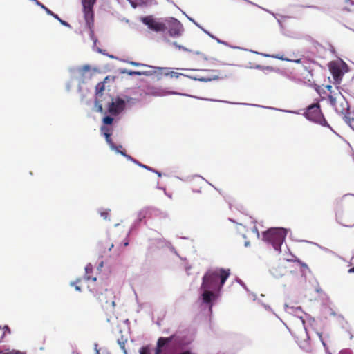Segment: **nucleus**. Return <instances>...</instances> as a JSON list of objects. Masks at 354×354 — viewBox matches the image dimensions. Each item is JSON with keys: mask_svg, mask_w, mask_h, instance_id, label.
<instances>
[{"mask_svg": "<svg viewBox=\"0 0 354 354\" xmlns=\"http://www.w3.org/2000/svg\"><path fill=\"white\" fill-rule=\"evenodd\" d=\"M230 274L229 269L216 268L208 270L203 277L201 288H209L220 291Z\"/></svg>", "mask_w": 354, "mask_h": 354, "instance_id": "1", "label": "nucleus"}, {"mask_svg": "<svg viewBox=\"0 0 354 354\" xmlns=\"http://www.w3.org/2000/svg\"><path fill=\"white\" fill-rule=\"evenodd\" d=\"M89 290L92 292L93 297L96 299L102 307L108 308L111 306L113 308L115 306L114 301L113 292L111 290H108L101 283L90 286Z\"/></svg>", "mask_w": 354, "mask_h": 354, "instance_id": "2", "label": "nucleus"}, {"mask_svg": "<svg viewBox=\"0 0 354 354\" xmlns=\"http://www.w3.org/2000/svg\"><path fill=\"white\" fill-rule=\"evenodd\" d=\"M286 236L287 230L285 228H270L263 233V240L270 243L275 250L281 251V246Z\"/></svg>", "mask_w": 354, "mask_h": 354, "instance_id": "3", "label": "nucleus"}, {"mask_svg": "<svg viewBox=\"0 0 354 354\" xmlns=\"http://www.w3.org/2000/svg\"><path fill=\"white\" fill-rule=\"evenodd\" d=\"M328 99L330 105L335 109L337 113L343 116L349 113L348 102L338 88H336V91L330 92V94L328 95Z\"/></svg>", "mask_w": 354, "mask_h": 354, "instance_id": "4", "label": "nucleus"}, {"mask_svg": "<svg viewBox=\"0 0 354 354\" xmlns=\"http://www.w3.org/2000/svg\"><path fill=\"white\" fill-rule=\"evenodd\" d=\"M304 115L309 120L320 124L323 126H325L327 123L321 111L319 102L309 105L304 113Z\"/></svg>", "mask_w": 354, "mask_h": 354, "instance_id": "5", "label": "nucleus"}, {"mask_svg": "<svg viewBox=\"0 0 354 354\" xmlns=\"http://www.w3.org/2000/svg\"><path fill=\"white\" fill-rule=\"evenodd\" d=\"M96 0H82L84 17L86 24L90 30L91 37L94 35V12L93 8Z\"/></svg>", "mask_w": 354, "mask_h": 354, "instance_id": "6", "label": "nucleus"}, {"mask_svg": "<svg viewBox=\"0 0 354 354\" xmlns=\"http://www.w3.org/2000/svg\"><path fill=\"white\" fill-rule=\"evenodd\" d=\"M141 21L147 27L157 32H164L167 29L165 21H160L155 19L152 15L146 16L141 18Z\"/></svg>", "mask_w": 354, "mask_h": 354, "instance_id": "7", "label": "nucleus"}, {"mask_svg": "<svg viewBox=\"0 0 354 354\" xmlns=\"http://www.w3.org/2000/svg\"><path fill=\"white\" fill-rule=\"evenodd\" d=\"M165 24H167V29L170 36L174 37H178L182 35L184 30L182 24L175 18H170L165 19Z\"/></svg>", "mask_w": 354, "mask_h": 354, "instance_id": "8", "label": "nucleus"}, {"mask_svg": "<svg viewBox=\"0 0 354 354\" xmlns=\"http://www.w3.org/2000/svg\"><path fill=\"white\" fill-rule=\"evenodd\" d=\"M125 106V102L123 100L118 98L115 101H111L109 104L108 111L112 115L120 113Z\"/></svg>", "mask_w": 354, "mask_h": 354, "instance_id": "9", "label": "nucleus"}, {"mask_svg": "<svg viewBox=\"0 0 354 354\" xmlns=\"http://www.w3.org/2000/svg\"><path fill=\"white\" fill-rule=\"evenodd\" d=\"M329 70L334 80L337 83H339L343 76V72L340 66L335 62H332L329 64Z\"/></svg>", "mask_w": 354, "mask_h": 354, "instance_id": "10", "label": "nucleus"}, {"mask_svg": "<svg viewBox=\"0 0 354 354\" xmlns=\"http://www.w3.org/2000/svg\"><path fill=\"white\" fill-rule=\"evenodd\" d=\"M337 205L341 207H350L354 205V195L346 194L337 201Z\"/></svg>", "mask_w": 354, "mask_h": 354, "instance_id": "11", "label": "nucleus"}, {"mask_svg": "<svg viewBox=\"0 0 354 354\" xmlns=\"http://www.w3.org/2000/svg\"><path fill=\"white\" fill-rule=\"evenodd\" d=\"M202 290H203V292L202 293L201 296H202V299H203V301L205 303V304H210L212 300L215 299L216 295L215 294V292H216V290H212L211 289H209V288H201Z\"/></svg>", "mask_w": 354, "mask_h": 354, "instance_id": "12", "label": "nucleus"}, {"mask_svg": "<svg viewBox=\"0 0 354 354\" xmlns=\"http://www.w3.org/2000/svg\"><path fill=\"white\" fill-rule=\"evenodd\" d=\"M129 2L133 8L137 7H148L153 3H156V0H129Z\"/></svg>", "mask_w": 354, "mask_h": 354, "instance_id": "13", "label": "nucleus"}, {"mask_svg": "<svg viewBox=\"0 0 354 354\" xmlns=\"http://www.w3.org/2000/svg\"><path fill=\"white\" fill-rule=\"evenodd\" d=\"M143 67L147 68V70L140 71V72H142V75L145 76H151L153 75L156 74L158 71H168L167 68L156 67L150 65L143 66Z\"/></svg>", "mask_w": 354, "mask_h": 354, "instance_id": "14", "label": "nucleus"}, {"mask_svg": "<svg viewBox=\"0 0 354 354\" xmlns=\"http://www.w3.org/2000/svg\"><path fill=\"white\" fill-rule=\"evenodd\" d=\"M263 55L267 57H272V58L278 59L283 60V61L293 62L295 63H301V59H290L284 57L283 55H280L279 54L272 55L264 54Z\"/></svg>", "mask_w": 354, "mask_h": 354, "instance_id": "15", "label": "nucleus"}, {"mask_svg": "<svg viewBox=\"0 0 354 354\" xmlns=\"http://www.w3.org/2000/svg\"><path fill=\"white\" fill-rule=\"evenodd\" d=\"M286 271L285 269L281 266H277V267H273L272 268V273L275 277H280L283 276L286 274Z\"/></svg>", "mask_w": 354, "mask_h": 354, "instance_id": "16", "label": "nucleus"}, {"mask_svg": "<svg viewBox=\"0 0 354 354\" xmlns=\"http://www.w3.org/2000/svg\"><path fill=\"white\" fill-rule=\"evenodd\" d=\"M7 333H10V328L7 325L3 327L0 326V342L3 339Z\"/></svg>", "mask_w": 354, "mask_h": 354, "instance_id": "17", "label": "nucleus"}, {"mask_svg": "<svg viewBox=\"0 0 354 354\" xmlns=\"http://www.w3.org/2000/svg\"><path fill=\"white\" fill-rule=\"evenodd\" d=\"M104 88H105V86H104V82H99L96 85L95 92H96L97 97H99L102 95V92L104 91Z\"/></svg>", "mask_w": 354, "mask_h": 354, "instance_id": "18", "label": "nucleus"}, {"mask_svg": "<svg viewBox=\"0 0 354 354\" xmlns=\"http://www.w3.org/2000/svg\"><path fill=\"white\" fill-rule=\"evenodd\" d=\"M117 342L119 344L120 348L124 352V353L127 354V351L125 348V344L127 342V339L126 338H124L123 336H122L120 338L118 339Z\"/></svg>", "mask_w": 354, "mask_h": 354, "instance_id": "19", "label": "nucleus"}, {"mask_svg": "<svg viewBox=\"0 0 354 354\" xmlns=\"http://www.w3.org/2000/svg\"><path fill=\"white\" fill-rule=\"evenodd\" d=\"M344 121L350 126V127L354 129V118L351 117L350 112L346 115L343 116Z\"/></svg>", "mask_w": 354, "mask_h": 354, "instance_id": "20", "label": "nucleus"}, {"mask_svg": "<svg viewBox=\"0 0 354 354\" xmlns=\"http://www.w3.org/2000/svg\"><path fill=\"white\" fill-rule=\"evenodd\" d=\"M354 2L352 0H346L345 6L343 7V10L346 11H351L350 7L353 6Z\"/></svg>", "mask_w": 354, "mask_h": 354, "instance_id": "21", "label": "nucleus"}, {"mask_svg": "<svg viewBox=\"0 0 354 354\" xmlns=\"http://www.w3.org/2000/svg\"><path fill=\"white\" fill-rule=\"evenodd\" d=\"M113 121V118L110 116H106L103 118V122L105 124H111Z\"/></svg>", "mask_w": 354, "mask_h": 354, "instance_id": "22", "label": "nucleus"}, {"mask_svg": "<svg viewBox=\"0 0 354 354\" xmlns=\"http://www.w3.org/2000/svg\"><path fill=\"white\" fill-rule=\"evenodd\" d=\"M181 74L178 73L177 72H174L172 71H170V72H168L166 73V76H170L171 77H176L178 78Z\"/></svg>", "mask_w": 354, "mask_h": 354, "instance_id": "23", "label": "nucleus"}, {"mask_svg": "<svg viewBox=\"0 0 354 354\" xmlns=\"http://www.w3.org/2000/svg\"><path fill=\"white\" fill-rule=\"evenodd\" d=\"M104 136L106 138V141L107 142V143H109L110 145H113V142L111 138V133H105V135Z\"/></svg>", "mask_w": 354, "mask_h": 354, "instance_id": "24", "label": "nucleus"}, {"mask_svg": "<svg viewBox=\"0 0 354 354\" xmlns=\"http://www.w3.org/2000/svg\"><path fill=\"white\" fill-rule=\"evenodd\" d=\"M129 75H142V72L140 71H129L127 72Z\"/></svg>", "mask_w": 354, "mask_h": 354, "instance_id": "25", "label": "nucleus"}, {"mask_svg": "<svg viewBox=\"0 0 354 354\" xmlns=\"http://www.w3.org/2000/svg\"><path fill=\"white\" fill-rule=\"evenodd\" d=\"M101 131L102 132L103 135H105V133H111V129L106 126H102L100 129Z\"/></svg>", "mask_w": 354, "mask_h": 354, "instance_id": "26", "label": "nucleus"}, {"mask_svg": "<svg viewBox=\"0 0 354 354\" xmlns=\"http://www.w3.org/2000/svg\"><path fill=\"white\" fill-rule=\"evenodd\" d=\"M91 68H90V66H84L82 68H81V73H82V75H84L86 72H88L90 71Z\"/></svg>", "mask_w": 354, "mask_h": 354, "instance_id": "27", "label": "nucleus"}, {"mask_svg": "<svg viewBox=\"0 0 354 354\" xmlns=\"http://www.w3.org/2000/svg\"><path fill=\"white\" fill-rule=\"evenodd\" d=\"M140 354H150L149 349L147 347H142L140 349Z\"/></svg>", "mask_w": 354, "mask_h": 354, "instance_id": "28", "label": "nucleus"}, {"mask_svg": "<svg viewBox=\"0 0 354 354\" xmlns=\"http://www.w3.org/2000/svg\"><path fill=\"white\" fill-rule=\"evenodd\" d=\"M41 8H43L44 10H45V11L46 12L47 14L48 15H53V12L49 10L48 8H46L44 5H43L42 3H40V5H39Z\"/></svg>", "mask_w": 354, "mask_h": 354, "instance_id": "29", "label": "nucleus"}, {"mask_svg": "<svg viewBox=\"0 0 354 354\" xmlns=\"http://www.w3.org/2000/svg\"><path fill=\"white\" fill-rule=\"evenodd\" d=\"M294 261L298 263L301 266V267L306 269H308V266L305 263L301 262L300 260L296 259Z\"/></svg>", "mask_w": 354, "mask_h": 354, "instance_id": "30", "label": "nucleus"}, {"mask_svg": "<svg viewBox=\"0 0 354 354\" xmlns=\"http://www.w3.org/2000/svg\"><path fill=\"white\" fill-rule=\"evenodd\" d=\"M173 45L174 46H176V48H178V49H180V50H185V51H187L188 50L185 47L182 46L180 45H178L176 42H174Z\"/></svg>", "mask_w": 354, "mask_h": 354, "instance_id": "31", "label": "nucleus"}, {"mask_svg": "<svg viewBox=\"0 0 354 354\" xmlns=\"http://www.w3.org/2000/svg\"><path fill=\"white\" fill-rule=\"evenodd\" d=\"M129 64L134 66H147V64H144L142 63L136 62H130Z\"/></svg>", "mask_w": 354, "mask_h": 354, "instance_id": "32", "label": "nucleus"}, {"mask_svg": "<svg viewBox=\"0 0 354 354\" xmlns=\"http://www.w3.org/2000/svg\"><path fill=\"white\" fill-rule=\"evenodd\" d=\"M339 354H352L351 353V351L348 349H344V350H342Z\"/></svg>", "mask_w": 354, "mask_h": 354, "instance_id": "33", "label": "nucleus"}, {"mask_svg": "<svg viewBox=\"0 0 354 354\" xmlns=\"http://www.w3.org/2000/svg\"><path fill=\"white\" fill-rule=\"evenodd\" d=\"M101 216L104 219H106L108 218V216H109V212H101Z\"/></svg>", "mask_w": 354, "mask_h": 354, "instance_id": "34", "label": "nucleus"}, {"mask_svg": "<svg viewBox=\"0 0 354 354\" xmlns=\"http://www.w3.org/2000/svg\"><path fill=\"white\" fill-rule=\"evenodd\" d=\"M0 354H14L12 351H0Z\"/></svg>", "mask_w": 354, "mask_h": 354, "instance_id": "35", "label": "nucleus"}, {"mask_svg": "<svg viewBox=\"0 0 354 354\" xmlns=\"http://www.w3.org/2000/svg\"><path fill=\"white\" fill-rule=\"evenodd\" d=\"M71 285L72 286H74L76 290L80 291V290H81V289H80V286H75L74 282H72V283H71Z\"/></svg>", "mask_w": 354, "mask_h": 354, "instance_id": "36", "label": "nucleus"}, {"mask_svg": "<svg viewBox=\"0 0 354 354\" xmlns=\"http://www.w3.org/2000/svg\"><path fill=\"white\" fill-rule=\"evenodd\" d=\"M168 68V71H158V73H163L165 75H166V73H167L168 72H170V68Z\"/></svg>", "mask_w": 354, "mask_h": 354, "instance_id": "37", "label": "nucleus"}, {"mask_svg": "<svg viewBox=\"0 0 354 354\" xmlns=\"http://www.w3.org/2000/svg\"><path fill=\"white\" fill-rule=\"evenodd\" d=\"M326 89H327L328 91H330V93L331 91H336V89H335V90H332V86H330V85H328V86H326Z\"/></svg>", "mask_w": 354, "mask_h": 354, "instance_id": "38", "label": "nucleus"}, {"mask_svg": "<svg viewBox=\"0 0 354 354\" xmlns=\"http://www.w3.org/2000/svg\"><path fill=\"white\" fill-rule=\"evenodd\" d=\"M139 165H140V167H144V168H145V169H148V170H151V167H148V166H147V165H142V164H141V163H139Z\"/></svg>", "mask_w": 354, "mask_h": 354, "instance_id": "39", "label": "nucleus"}, {"mask_svg": "<svg viewBox=\"0 0 354 354\" xmlns=\"http://www.w3.org/2000/svg\"><path fill=\"white\" fill-rule=\"evenodd\" d=\"M13 353H14V354H26L25 352H21V351H15V350H13Z\"/></svg>", "mask_w": 354, "mask_h": 354, "instance_id": "40", "label": "nucleus"}, {"mask_svg": "<svg viewBox=\"0 0 354 354\" xmlns=\"http://www.w3.org/2000/svg\"><path fill=\"white\" fill-rule=\"evenodd\" d=\"M97 111H98L99 112H102V111H103V108H102V104H99V105L97 106Z\"/></svg>", "mask_w": 354, "mask_h": 354, "instance_id": "41", "label": "nucleus"}, {"mask_svg": "<svg viewBox=\"0 0 354 354\" xmlns=\"http://www.w3.org/2000/svg\"><path fill=\"white\" fill-rule=\"evenodd\" d=\"M59 21H60V23L64 26H68V23L62 20L61 19H59Z\"/></svg>", "mask_w": 354, "mask_h": 354, "instance_id": "42", "label": "nucleus"}, {"mask_svg": "<svg viewBox=\"0 0 354 354\" xmlns=\"http://www.w3.org/2000/svg\"><path fill=\"white\" fill-rule=\"evenodd\" d=\"M120 153L126 157H127L129 159H132L130 156L127 155L124 152L121 151Z\"/></svg>", "mask_w": 354, "mask_h": 354, "instance_id": "43", "label": "nucleus"}, {"mask_svg": "<svg viewBox=\"0 0 354 354\" xmlns=\"http://www.w3.org/2000/svg\"><path fill=\"white\" fill-rule=\"evenodd\" d=\"M129 245V241L127 239H126L124 241V246L126 247Z\"/></svg>", "mask_w": 354, "mask_h": 354, "instance_id": "44", "label": "nucleus"}, {"mask_svg": "<svg viewBox=\"0 0 354 354\" xmlns=\"http://www.w3.org/2000/svg\"><path fill=\"white\" fill-rule=\"evenodd\" d=\"M114 245L113 243H111L110 245L109 246V250H111V249L113 248Z\"/></svg>", "mask_w": 354, "mask_h": 354, "instance_id": "45", "label": "nucleus"}, {"mask_svg": "<svg viewBox=\"0 0 354 354\" xmlns=\"http://www.w3.org/2000/svg\"><path fill=\"white\" fill-rule=\"evenodd\" d=\"M349 272H354V267L353 268H351L349 269L348 270Z\"/></svg>", "mask_w": 354, "mask_h": 354, "instance_id": "46", "label": "nucleus"}, {"mask_svg": "<svg viewBox=\"0 0 354 354\" xmlns=\"http://www.w3.org/2000/svg\"><path fill=\"white\" fill-rule=\"evenodd\" d=\"M92 281H93V282H95L97 281L96 277L92 278Z\"/></svg>", "mask_w": 354, "mask_h": 354, "instance_id": "47", "label": "nucleus"}, {"mask_svg": "<svg viewBox=\"0 0 354 354\" xmlns=\"http://www.w3.org/2000/svg\"><path fill=\"white\" fill-rule=\"evenodd\" d=\"M54 17H55V19H57L58 20H59V19H60V18L58 17V15H55Z\"/></svg>", "mask_w": 354, "mask_h": 354, "instance_id": "48", "label": "nucleus"}, {"mask_svg": "<svg viewBox=\"0 0 354 354\" xmlns=\"http://www.w3.org/2000/svg\"><path fill=\"white\" fill-rule=\"evenodd\" d=\"M86 279L87 280H90V277L86 276Z\"/></svg>", "mask_w": 354, "mask_h": 354, "instance_id": "49", "label": "nucleus"}, {"mask_svg": "<svg viewBox=\"0 0 354 354\" xmlns=\"http://www.w3.org/2000/svg\"><path fill=\"white\" fill-rule=\"evenodd\" d=\"M88 268H86V273H88Z\"/></svg>", "mask_w": 354, "mask_h": 354, "instance_id": "50", "label": "nucleus"}, {"mask_svg": "<svg viewBox=\"0 0 354 354\" xmlns=\"http://www.w3.org/2000/svg\"><path fill=\"white\" fill-rule=\"evenodd\" d=\"M55 14L53 12V15H51L54 17V16H55Z\"/></svg>", "mask_w": 354, "mask_h": 354, "instance_id": "51", "label": "nucleus"}, {"mask_svg": "<svg viewBox=\"0 0 354 354\" xmlns=\"http://www.w3.org/2000/svg\"><path fill=\"white\" fill-rule=\"evenodd\" d=\"M127 1H129V0H127Z\"/></svg>", "mask_w": 354, "mask_h": 354, "instance_id": "52", "label": "nucleus"}]
</instances>
